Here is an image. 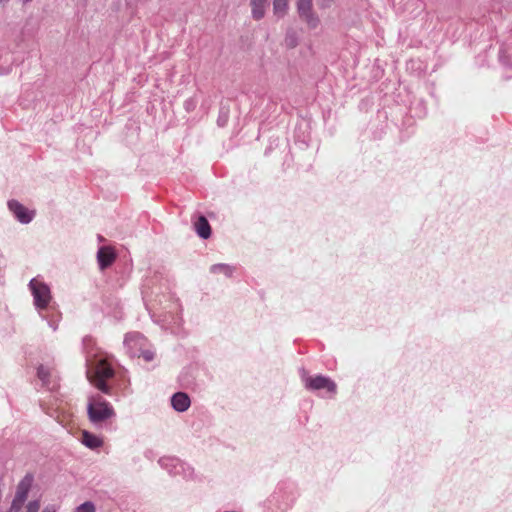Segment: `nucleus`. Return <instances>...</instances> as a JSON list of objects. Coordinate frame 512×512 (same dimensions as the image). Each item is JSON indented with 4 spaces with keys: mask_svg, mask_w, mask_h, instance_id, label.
Returning <instances> with one entry per match:
<instances>
[{
    "mask_svg": "<svg viewBox=\"0 0 512 512\" xmlns=\"http://www.w3.org/2000/svg\"><path fill=\"white\" fill-rule=\"evenodd\" d=\"M81 442L88 448L95 450L103 445V440L98 436L88 432H82Z\"/></svg>",
    "mask_w": 512,
    "mask_h": 512,
    "instance_id": "nucleus-14",
    "label": "nucleus"
},
{
    "mask_svg": "<svg viewBox=\"0 0 512 512\" xmlns=\"http://www.w3.org/2000/svg\"><path fill=\"white\" fill-rule=\"evenodd\" d=\"M159 465L172 475H177L183 470V464L176 457L166 456L158 461Z\"/></svg>",
    "mask_w": 512,
    "mask_h": 512,
    "instance_id": "nucleus-11",
    "label": "nucleus"
},
{
    "mask_svg": "<svg viewBox=\"0 0 512 512\" xmlns=\"http://www.w3.org/2000/svg\"><path fill=\"white\" fill-rule=\"evenodd\" d=\"M137 357H142L146 362H150L154 359L155 353L151 350H145L141 348V350L138 351Z\"/></svg>",
    "mask_w": 512,
    "mask_h": 512,
    "instance_id": "nucleus-20",
    "label": "nucleus"
},
{
    "mask_svg": "<svg viewBox=\"0 0 512 512\" xmlns=\"http://www.w3.org/2000/svg\"><path fill=\"white\" fill-rule=\"evenodd\" d=\"M228 118H229L228 111L225 110L224 108L220 109L219 116L217 119L218 126L224 127L228 122Z\"/></svg>",
    "mask_w": 512,
    "mask_h": 512,
    "instance_id": "nucleus-19",
    "label": "nucleus"
},
{
    "mask_svg": "<svg viewBox=\"0 0 512 512\" xmlns=\"http://www.w3.org/2000/svg\"><path fill=\"white\" fill-rule=\"evenodd\" d=\"M302 379L305 384V388L308 390L316 391L326 389L328 392H336V384L329 377L323 375L308 376L306 373L303 374Z\"/></svg>",
    "mask_w": 512,
    "mask_h": 512,
    "instance_id": "nucleus-5",
    "label": "nucleus"
},
{
    "mask_svg": "<svg viewBox=\"0 0 512 512\" xmlns=\"http://www.w3.org/2000/svg\"><path fill=\"white\" fill-rule=\"evenodd\" d=\"M89 368L87 376L90 382L101 392L110 395L111 388L107 384V380L114 376V370L111 365L103 358H95L88 360Z\"/></svg>",
    "mask_w": 512,
    "mask_h": 512,
    "instance_id": "nucleus-1",
    "label": "nucleus"
},
{
    "mask_svg": "<svg viewBox=\"0 0 512 512\" xmlns=\"http://www.w3.org/2000/svg\"><path fill=\"white\" fill-rule=\"evenodd\" d=\"M23 2H30L31 0H22Z\"/></svg>",
    "mask_w": 512,
    "mask_h": 512,
    "instance_id": "nucleus-26",
    "label": "nucleus"
},
{
    "mask_svg": "<svg viewBox=\"0 0 512 512\" xmlns=\"http://www.w3.org/2000/svg\"><path fill=\"white\" fill-rule=\"evenodd\" d=\"M87 413L90 422L99 427L116 415L112 405L100 395L89 397Z\"/></svg>",
    "mask_w": 512,
    "mask_h": 512,
    "instance_id": "nucleus-2",
    "label": "nucleus"
},
{
    "mask_svg": "<svg viewBox=\"0 0 512 512\" xmlns=\"http://www.w3.org/2000/svg\"><path fill=\"white\" fill-rule=\"evenodd\" d=\"M8 208L13 213L15 218L22 224H28L34 218V212L29 211L17 200L8 201Z\"/></svg>",
    "mask_w": 512,
    "mask_h": 512,
    "instance_id": "nucleus-9",
    "label": "nucleus"
},
{
    "mask_svg": "<svg viewBox=\"0 0 512 512\" xmlns=\"http://www.w3.org/2000/svg\"><path fill=\"white\" fill-rule=\"evenodd\" d=\"M42 512H56V508L54 505L46 506Z\"/></svg>",
    "mask_w": 512,
    "mask_h": 512,
    "instance_id": "nucleus-24",
    "label": "nucleus"
},
{
    "mask_svg": "<svg viewBox=\"0 0 512 512\" xmlns=\"http://www.w3.org/2000/svg\"><path fill=\"white\" fill-rule=\"evenodd\" d=\"M11 70V66H0V75L7 74Z\"/></svg>",
    "mask_w": 512,
    "mask_h": 512,
    "instance_id": "nucleus-23",
    "label": "nucleus"
},
{
    "mask_svg": "<svg viewBox=\"0 0 512 512\" xmlns=\"http://www.w3.org/2000/svg\"><path fill=\"white\" fill-rule=\"evenodd\" d=\"M268 0H251V13L254 20H260L265 15V7Z\"/></svg>",
    "mask_w": 512,
    "mask_h": 512,
    "instance_id": "nucleus-15",
    "label": "nucleus"
},
{
    "mask_svg": "<svg viewBox=\"0 0 512 512\" xmlns=\"http://www.w3.org/2000/svg\"><path fill=\"white\" fill-rule=\"evenodd\" d=\"M194 228L198 236L202 239H208L211 236L210 224L206 217L202 215L194 222Z\"/></svg>",
    "mask_w": 512,
    "mask_h": 512,
    "instance_id": "nucleus-13",
    "label": "nucleus"
},
{
    "mask_svg": "<svg viewBox=\"0 0 512 512\" xmlns=\"http://www.w3.org/2000/svg\"><path fill=\"white\" fill-rule=\"evenodd\" d=\"M297 10L299 16L308 24L310 28H316L318 18L312 12V0H298Z\"/></svg>",
    "mask_w": 512,
    "mask_h": 512,
    "instance_id": "nucleus-7",
    "label": "nucleus"
},
{
    "mask_svg": "<svg viewBox=\"0 0 512 512\" xmlns=\"http://www.w3.org/2000/svg\"><path fill=\"white\" fill-rule=\"evenodd\" d=\"M286 45L290 48H293L297 45V39L294 34H287L285 38Z\"/></svg>",
    "mask_w": 512,
    "mask_h": 512,
    "instance_id": "nucleus-22",
    "label": "nucleus"
},
{
    "mask_svg": "<svg viewBox=\"0 0 512 512\" xmlns=\"http://www.w3.org/2000/svg\"><path fill=\"white\" fill-rule=\"evenodd\" d=\"M75 512H96V507L93 502L86 501V502L82 503L81 505H79L75 509Z\"/></svg>",
    "mask_w": 512,
    "mask_h": 512,
    "instance_id": "nucleus-18",
    "label": "nucleus"
},
{
    "mask_svg": "<svg viewBox=\"0 0 512 512\" xmlns=\"http://www.w3.org/2000/svg\"><path fill=\"white\" fill-rule=\"evenodd\" d=\"M210 271L214 274L223 273L227 277L232 276L234 268L227 264H214L211 266Z\"/></svg>",
    "mask_w": 512,
    "mask_h": 512,
    "instance_id": "nucleus-17",
    "label": "nucleus"
},
{
    "mask_svg": "<svg viewBox=\"0 0 512 512\" xmlns=\"http://www.w3.org/2000/svg\"><path fill=\"white\" fill-rule=\"evenodd\" d=\"M40 508V502L38 500L30 501L26 506L25 512H38Z\"/></svg>",
    "mask_w": 512,
    "mask_h": 512,
    "instance_id": "nucleus-21",
    "label": "nucleus"
},
{
    "mask_svg": "<svg viewBox=\"0 0 512 512\" xmlns=\"http://www.w3.org/2000/svg\"><path fill=\"white\" fill-rule=\"evenodd\" d=\"M189 396L184 392H177L171 397V405L178 412H184L190 407Z\"/></svg>",
    "mask_w": 512,
    "mask_h": 512,
    "instance_id": "nucleus-12",
    "label": "nucleus"
},
{
    "mask_svg": "<svg viewBox=\"0 0 512 512\" xmlns=\"http://www.w3.org/2000/svg\"><path fill=\"white\" fill-rule=\"evenodd\" d=\"M116 258L115 252L110 248L103 246L97 252V260L101 270L108 268Z\"/></svg>",
    "mask_w": 512,
    "mask_h": 512,
    "instance_id": "nucleus-10",
    "label": "nucleus"
},
{
    "mask_svg": "<svg viewBox=\"0 0 512 512\" xmlns=\"http://www.w3.org/2000/svg\"><path fill=\"white\" fill-rule=\"evenodd\" d=\"M37 377L42 382V386L53 391L59 387V379L54 369L49 366L39 365L37 368Z\"/></svg>",
    "mask_w": 512,
    "mask_h": 512,
    "instance_id": "nucleus-6",
    "label": "nucleus"
},
{
    "mask_svg": "<svg viewBox=\"0 0 512 512\" xmlns=\"http://www.w3.org/2000/svg\"><path fill=\"white\" fill-rule=\"evenodd\" d=\"M49 326H50L53 330H56V329H57V324H56V322H54V321H49Z\"/></svg>",
    "mask_w": 512,
    "mask_h": 512,
    "instance_id": "nucleus-25",
    "label": "nucleus"
},
{
    "mask_svg": "<svg viewBox=\"0 0 512 512\" xmlns=\"http://www.w3.org/2000/svg\"><path fill=\"white\" fill-rule=\"evenodd\" d=\"M145 342L146 339L138 332L128 333L124 338V346L132 357H136L138 351L144 347Z\"/></svg>",
    "mask_w": 512,
    "mask_h": 512,
    "instance_id": "nucleus-8",
    "label": "nucleus"
},
{
    "mask_svg": "<svg viewBox=\"0 0 512 512\" xmlns=\"http://www.w3.org/2000/svg\"><path fill=\"white\" fill-rule=\"evenodd\" d=\"M32 483L33 476L31 474L25 475L23 479L18 483L9 512H19L21 510L24 502L27 500Z\"/></svg>",
    "mask_w": 512,
    "mask_h": 512,
    "instance_id": "nucleus-4",
    "label": "nucleus"
},
{
    "mask_svg": "<svg viewBox=\"0 0 512 512\" xmlns=\"http://www.w3.org/2000/svg\"><path fill=\"white\" fill-rule=\"evenodd\" d=\"M29 289L36 309L39 311L47 309L52 300L50 287L43 281L33 278L29 282Z\"/></svg>",
    "mask_w": 512,
    "mask_h": 512,
    "instance_id": "nucleus-3",
    "label": "nucleus"
},
{
    "mask_svg": "<svg viewBox=\"0 0 512 512\" xmlns=\"http://www.w3.org/2000/svg\"><path fill=\"white\" fill-rule=\"evenodd\" d=\"M288 9V0H274L273 1V11L274 14L281 18L283 17Z\"/></svg>",
    "mask_w": 512,
    "mask_h": 512,
    "instance_id": "nucleus-16",
    "label": "nucleus"
}]
</instances>
